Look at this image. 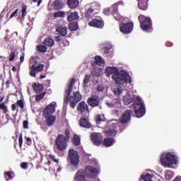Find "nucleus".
Returning a JSON list of instances; mask_svg holds the SVG:
<instances>
[{"mask_svg": "<svg viewBox=\"0 0 181 181\" xmlns=\"http://www.w3.org/2000/svg\"><path fill=\"white\" fill-rule=\"evenodd\" d=\"M74 83H76V79L74 78H71L69 84L68 85V88L65 90L66 95L64 98V103H66V104H69V106L71 108H73V110L76 108L77 103L83 99V95L80 94V92L78 91L74 92L73 95L70 96L71 91H73V86H74Z\"/></svg>", "mask_w": 181, "mask_h": 181, "instance_id": "1", "label": "nucleus"}, {"mask_svg": "<svg viewBox=\"0 0 181 181\" xmlns=\"http://www.w3.org/2000/svg\"><path fill=\"white\" fill-rule=\"evenodd\" d=\"M112 78L113 81H115L116 84H120L122 86L125 83L131 84L132 83V78H131V76L127 71L122 73L118 71L117 74L112 76Z\"/></svg>", "mask_w": 181, "mask_h": 181, "instance_id": "2", "label": "nucleus"}, {"mask_svg": "<svg viewBox=\"0 0 181 181\" xmlns=\"http://www.w3.org/2000/svg\"><path fill=\"white\" fill-rule=\"evenodd\" d=\"M138 20L140 23V28L144 32H152V30H153L151 17H146L144 15L141 14L139 16Z\"/></svg>", "mask_w": 181, "mask_h": 181, "instance_id": "3", "label": "nucleus"}, {"mask_svg": "<svg viewBox=\"0 0 181 181\" xmlns=\"http://www.w3.org/2000/svg\"><path fill=\"white\" fill-rule=\"evenodd\" d=\"M133 108L134 109V113L137 118H141L145 115V105L142 103V99L137 97L133 103Z\"/></svg>", "mask_w": 181, "mask_h": 181, "instance_id": "4", "label": "nucleus"}, {"mask_svg": "<svg viewBox=\"0 0 181 181\" xmlns=\"http://www.w3.org/2000/svg\"><path fill=\"white\" fill-rule=\"evenodd\" d=\"M163 166H168L170 168L172 165H176L177 163V157L170 153H167L163 157L160 159Z\"/></svg>", "mask_w": 181, "mask_h": 181, "instance_id": "5", "label": "nucleus"}, {"mask_svg": "<svg viewBox=\"0 0 181 181\" xmlns=\"http://www.w3.org/2000/svg\"><path fill=\"white\" fill-rule=\"evenodd\" d=\"M67 140L64 139V135L59 134L55 140V146L58 151L63 152L64 149L67 148Z\"/></svg>", "mask_w": 181, "mask_h": 181, "instance_id": "6", "label": "nucleus"}, {"mask_svg": "<svg viewBox=\"0 0 181 181\" xmlns=\"http://www.w3.org/2000/svg\"><path fill=\"white\" fill-rule=\"evenodd\" d=\"M69 158L71 165L72 166H78L80 163V156H78V152L74 149H70L69 151Z\"/></svg>", "mask_w": 181, "mask_h": 181, "instance_id": "7", "label": "nucleus"}, {"mask_svg": "<svg viewBox=\"0 0 181 181\" xmlns=\"http://www.w3.org/2000/svg\"><path fill=\"white\" fill-rule=\"evenodd\" d=\"M101 9V6L97 2H93L90 4V7L86 11L85 15L87 18H91L94 15L98 13V11Z\"/></svg>", "mask_w": 181, "mask_h": 181, "instance_id": "8", "label": "nucleus"}, {"mask_svg": "<svg viewBox=\"0 0 181 181\" xmlns=\"http://www.w3.org/2000/svg\"><path fill=\"white\" fill-rule=\"evenodd\" d=\"M119 30L124 35H129L134 30V23H122L119 25Z\"/></svg>", "mask_w": 181, "mask_h": 181, "instance_id": "9", "label": "nucleus"}, {"mask_svg": "<svg viewBox=\"0 0 181 181\" xmlns=\"http://www.w3.org/2000/svg\"><path fill=\"white\" fill-rule=\"evenodd\" d=\"M83 170L85 172L86 176H87V177H89L90 179H94V177L97 176V173H98V170L90 165H87L86 167H85V169Z\"/></svg>", "mask_w": 181, "mask_h": 181, "instance_id": "10", "label": "nucleus"}, {"mask_svg": "<svg viewBox=\"0 0 181 181\" xmlns=\"http://www.w3.org/2000/svg\"><path fill=\"white\" fill-rule=\"evenodd\" d=\"M132 114V111L131 110H126L122 115V117L119 119V122L124 125V124H128L129 121H131V115Z\"/></svg>", "mask_w": 181, "mask_h": 181, "instance_id": "11", "label": "nucleus"}, {"mask_svg": "<svg viewBox=\"0 0 181 181\" xmlns=\"http://www.w3.org/2000/svg\"><path fill=\"white\" fill-rule=\"evenodd\" d=\"M87 103L90 107L95 108L100 106V97L93 95L88 98Z\"/></svg>", "mask_w": 181, "mask_h": 181, "instance_id": "12", "label": "nucleus"}, {"mask_svg": "<svg viewBox=\"0 0 181 181\" xmlns=\"http://www.w3.org/2000/svg\"><path fill=\"white\" fill-rule=\"evenodd\" d=\"M77 110L81 115H87L89 112L88 105L84 101H81L78 103Z\"/></svg>", "mask_w": 181, "mask_h": 181, "instance_id": "13", "label": "nucleus"}, {"mask_svg": "<svg viewBox=\"0 0 181 181\" xmlns=\"http://www.w3.org/2000/svg\"><path fill=\"white\" fill-rule=\"evenodd\" d=\"M74 181H87V176L86 175V172H84V170L80 169L78 170L74 177Z\"/></svg>", "mask_w": 181, "mask_h": 181, "instance_id": "14", "label": "nucleus"}, {"mask_svg": "<svg viewBox=\"0 0 181 181\" xmlns=\"http://www.w3.org/2000/svg\"><path fill=\"white\" fill-rule=\"evenodd\" d=\"M89 26L92 28H97L98 29H103L104 28V21L103 19L94 18L88 23Z\"/></svg>", "mask_w": 181, "mask_h": 181, "instance_id": "15", "label": "nucleus"}, {"mask_svg": "<svg viewBox=\"0 0 181 181\" xmlns=\"http://www.w3.org/2000/svg\"><path fill=\"white\" fill-rule=\"evenodd\" d=\"M45 65L40 64L38 66H35V64H33L30 69V76L31 77H36V71L40 72L43 71Z\"/></svg>", "mask_w": 181, "mask_h": 181, "instance_id": "16", "label": "nucleus"}, {"mask_svg": "<svg viewBox=\"0 0 181 181\" xmlns=\"http://www.w3.org/2000/svg\"><path fill=\"white\" fill-rule=\"evenodd\" d=\"M54 111H56V103L52 102L44 110L43 115L44 117L52 115Z\"/></svg>", "mask_w": 181, "mask_h": 181, "instance_id": "17", "label": "nucleus"}, {"mask_svg": "<svg viewBox=\"0 0 181 181\" xmlns=\"http://www.w3.org/2000/svg\"><path fill=\"white\" fill-rule=\"evenodd\" d=\"M91 141L94 145H101L103 144V136L100 133L90 135Z\"/></svg>", "mask_w": 181, "mask_h": 181, "instance_id": "18", "label": "nucleus"}, {"mask_svg": "<svg viewBox=\"0 0 181 181\" xmlns=\"http://www.w3.org/2000/svg\"><path fill=\"white\" fill-rule=\"evenodd\" d=\"M79 125L82 128H86V129H90L91 128V123L86 117L81 118L79 120Z\"/></svg>", "mask_w": 181, "mask_h": 181, "instance_id": "19", "label": "nucleus"}, {"mask_svg": "<svg viewBox=\"0 0 181 181\" xmlns=\"http://www.w3.org/2000/svg\"><path fill=\"white\" fill-rule=\"evenodd\" d=\"M118 71V68H117L116 66H107L105 69V73L107 74V77H110V76L111 75L114 76L115 74H117Z\"/></svg>", "mask_w": 181, "mask_h": 181, "instance_id": "20", "label": "nucleus"}, {"mask_svg": "<svg viewBox=\"0 0 181 181\" xmlns=\"http://www.w3.org/2000/svg\"><path fill=\"white\" fill-rule=\"evenodd\" d=\"M35 94H40L43 91V85L39 83H34L32 86Z\"/></svg>", "mask_w": 181, "mask_h": 181, "instance_id": "21", "label": "nucleus"}, {"mask_svg": "<svg viewBox=\"0 0 181 181\" xmlns=\"http://www.w3.org/2000/svg\"><path fill=\"white\" fill-rule=\"evenodd\" d=\"M138 1V7L141 11H146L148 9V1L149 0H136Z\"/></svg>", "mask_w": 181, "mask_h": 181, "instance_id": "22", "label": "nucleus"}, {"mask_svg": "<svg viewBox=\"0 0 181 181\" xmlns=\"http://www.w3.org/2000/svg\"><path fill=\"white\" fill-rule=\"evenodd\" d=\"M114 144H115V139L111 137L104 139L103 141V144L104 145V146H107V148H110V146H112Z\"/></svg>", "mask_w": 181, "mask_h": 181, "instance_id": "23", "label": "nucleus"}, {"mask_svg": "<svg viewBox=\"0 0 181 181\" xmlns=\"http://www.w3.org/2000/svg\"><path fill=\"white\" fill-rule=\"evenodd\" d=\"M46 119V124L48 127H52L54 122H56V116L54 115H48L45 117Z\"/></svg>", "mask_w": 181, "mask_h": 181, "instance_id": "24", "label": "nucleus"}, {"mask_svg": "<svg viewBox=\"0 0 181 181\" xmlns=\"http://www.w3.org/2000/svg\"><path fill=\"white\" fill-rule=\"evenodd\" d=\"M107 136H117V134H118V131L117 130V127H113L112 128L110 127L105 132Z\"/></svg>", "mask_w": 181, "mask_h": 181, "instance_id": "25", "label": "nucleus"}, {"mask_svg": "<svg viewBox=\"0 0 181 181\" xmlns=\"http://www.w3.org/2000/svg\"><path fill=\"white\" fill-rule=\"evenodd\" d=\"M56 32L59 33V36H66L67 35V27L59 26L56 29Z\"/></svg>", "mask_w": 181, "mask_h": 181, "instance_id": "26", "label": "nucleus"}, {"mask_svg": "<svg viewBox=\"0 0 181 181\" xmlns=\"http://www.w3.org/2000/svg\"><path fill=\"white\" fill-rule=\"evenodd\" d=\"M53 5L56 11H60V9L64 6V4L61 0H55L53 2Z\"/></svg>", "mask_w": 181, "mask_h": 181, "instance_id": "27", "label": "nucleus"}, {"mask_svg": "<svg viewBox=\"0 0 181 181\" xmlns=\"http://www.w3.org/2000/svg\"><path fill=\"white\" fill-rule=\"evenodd\" d=\"M78 0H68L67 5L69 6L71 9H74L78 6Z\"/></svg>", "mask_w": 181, "mask_h": 181, "instance_id": "28", "label": "nucleus"}, {"mask_svg": "<svg viewBox=\"0 0 181 181\" xmlns=\"http://www.w3.org/2000/svg\"><path fill=\"white\" fill-rule=\"evenodd\" d=\"M77 19H78V13H77V12L71 13L67 17L68 22H73V21Z\"/></svg>", "mask_w": 181, "mask_h": 181, "instance_id": "29", "label": "nucleus"}, {"mask_svg": "<svg viewBox=\"0 0 181 181\" xmlns=\"http://www.w3.org/2000/svg\"><path fill=\"white\" fill-rule=\"evenodd\" d=\"M123 101L125 105H129V104L134 101V97L131 96L130 95H127L123 97Z\"/></svg>", "mask_w": 181, "mask_h": 181, "instance_id": "30", "label": "nucleus"}, {"mask_svg": "<svg viewBox=\"0 0 181 181\" xmlns=\"http://www.w3.org/2000/svg\"><path fill=\"white\" fill-rule=\"evenodd\" d=\"M42 43L44 45H45V46H48L49 47H52V46H53V45H54V40L52 39L50 37H47L44 40Z\"/></svg>", "mask_w": 181, "mask_h": 181, "instance_id": "31", "label": "nucleus"}, {"mask_svg": "<svg viewBox=\"0 0 181 181\" xmlns=\"http://www.w3.org/2000/svg\"><path fill=\"white\" fill-rule=\"evenodd\" d=\"M116 5H113V8H112V13L113 16L116 19V21H121V16L118 14V8L116 7Z\"/></svg>", "mask_w": 181, "mask_h": 181, "instance_id": "32", "label": "nucleus"}, {"mask_svg": "<svg viewBox=\"0 0 181 181\" xmlns=\"http://www.w3.org/2000/svg\"><path fill=\"white\" fill-rule=\"evenodd\" d=\"M91 75L93 77H100L101 69H100V68H93L91 71Z\"/></svg>", "mask_w": 181, "mask_h": 181, "instance_id": "33", "label": "nucleus"}, {"mask_svg": "<svg viewBox=\"0 0 181 181\" xmlns=\"http://www.w3.org/2000/svg\"><path fill=\"white\" fill-rule=\"evenodd\" d=\"M95 62L98 66H104V59L98 55L95 57Z\"/></svg>", "mask_w": 181, "mask_h": 181, "instance_id": "34", "label": "nucleus"}, {"mask_svg": "<svg viewBox=\"0 0 181 181\" xmlns=\"http://www.w3.org/2000/svg\"><path fill=\"white\" fill-rule=\"evenodd\" d=\"M69 30L71 32H75L78 30V23L77 22H74L69 24Z\"/></svg>", "mask_w": 181, "mask_h": 181, "instance_id": "35", "label": "nucleus"}, {"mask_svg": "<svg viewBox=\"0 0 181 181\" xmlns=\"http://www.w3.org/2000/svg\"><path fill=\"white\" fill-rule=\"evenodd\" d=\"M95 120L96 124L98 125V124H101V122H103V121L105 120V117L104 115H98L95 117Z\"/></svg>", "mask_w": 181, "mask_h": 181, "instance_id": "36", "label": "nucleus"}, {"mask_svg": "<svg viewBox=\"0 0 181 181\" xmlns=\"http://www.w3.org/2000/svg\"><path fill=\"white\" fill-rule=\"evenodd\" d=\"M72 144L74 146H78L80 145V136L75 135L72 139Z\"/></svg>", "mask_w": 181, "mask_h": 181, "instance_id": "37", "label": "nucleus"}, {"mask_svg": "<svg viewBox=\"0 0 181 181\" xmlns=\"http://www.w3.org/2000/svg\"><path fill=\"white\" fill-rule=\"evenodd\" d=\"M66 13L64 11H57L54 13V18H64Z\"/></svg>", "mask_w": 181, "mask_h": 181, "instance_id": "38", "label": "nucleus"}, {"mask_svg": "<svg viewBox=\"0 0 181 181\" xmlns=\"http://www.w3.org/2000/svg\"><path fill=\"white\" fill-rule=\"evenodd\" d=\"M26 11H28V6H26V5L22 6V10H21V18H22V19H25V16L28 13V12H26Z\"/></svg>", "mask_w": 181, "mask_h": 181, "instance_id": "39", "label": "nucleus"}, {"mask_svg": "<svg viewBox=\"0 0 181 181\" xmlns=\"http://www.w3.org/2000/svg\"><path fill=\"white\" fill-rule=\"evenodd\" d=\"M4 177L7 180H12V179H13V175H12V172H10V171L5 172Z\"/></svg>", "mask_w": 181, "mask_h": 181, "instance_id": "40", "label": "nucleus"}, {"mask_svg": "<svg viewBox=\"0 0 181 181\" xmlns=\"http://www.w3.org/2000/svg\"><path fill=\"white\" fill-rule=\"evenodd\" d=\"M37 50L40 53H46L47 52V47L45 45H39L37 46Z\"/></svg>", "mask_w": 181, "mask_h": 181, "instance_id": "41", "label": "nucleus"}, {"mask_svg": "<svg viewBox=\"0 0 181 181\" xmlns=\"http://www.w3.org/2000/svg\"><path fill=\"white\" fill-rule=\"evenodd\" d=\"M0 110H2L4 114H7V112H9V110H8V107L4 103H1L0 104Z\"/></svg>", "mask_w": 181, "mask_h": 181, "instance_id": "42", "label": "nucleus"}, {"mask_svg": "<svg viewBox=\"0 0 181 181\" xmlns=\"http://www.w3.org/2000/svg\"><path fill=\"white\" fill-rule=\"evenodd\" d=\"M38 94L39 95H35V101H40V100H43V98H45V95H46V92Z\"/></svg>", "mask_w": 181, "mask_h": 181, "instance_id": "43", "label": "nucleus"}, {"mask_svg": "<svg viewBox=\"0 0 181 181\" xmlns=\"http://www.w3.org/2000/svg\"><path fill=\"white\" fill-rule=\"evenodd\" d=\"M165 179L168 180L173 177V173L171 170H167L165 173Z\"/></svg>", "mask_w": 181, "mask_h": 181, "instance_id": "44", "label": "nucleus"}, {"mask_svg": "<svg viewBox=\"0 0 181 181\" xmlns=\"http://www.w3.org/2000/svg\"><path fill=\"white\" fill-rule=\"evenodd\" d=\"M90 78H91V75H88V74L85 75V78L83 80L84 87H86V86L90 83Z\"/></svg>", "mask_w": 181, "mask_h": 181, "instance_id": "45", "label": "nucleus"}, {"mask_svg": "<svg viewBox=\"0 0 181 181\" xmlns=\"http://www.w3.org/2000/svg\"><path fill=\"white\" fill-rule=\"evenodd\" d=\"M114 93L116 95H120L121 93H122V87L117 86V88L114 90Z\"/></svg>", "mask_w": 181, "mask_h": 181, "instance_id": "46", "label": "nucleus"}, {"mask_svg": "<svg viewBox=\"0 0 181 181\" xmlns=\"http://www.w3.org/2000/svg\"><path fill=\"white\" fill-rule=\"evenodd\" d=\"M15 57H16V52H11L8 56L9 62H13V60H15Z\"/></svg>", "mask_w": 181, "mask_h": 181, "instance_id": "47", "label": "nucleus"}, {"mask_svg": "<svg viewBox=\"0 0 181 181\" xmlns=\"http://www.w3.org/2000/svg\"><path fill=\"white\" fill-rule=\"evenodd\" d=\"M64 135H65L64 139L69 141L70 139V130H69V129H66L65 130Z\"/></svg>", "mask_w": 181, "mask_h": 181, "instance_id": "48", "label": "nucleus"}, {"mask_svg": "<svg viewBox=\"0 0 181 181\" xmlns=\"http://www.w3.org/2000/svg\"><path fill=\"white\" fill-rule=\"evenodd\" d=\"M17 105L20 107V108L23 109L25 108V103H23V100L22 99L18 100L16 103Z\"/></svg>", "mask_w": 181, "mask_h": 181, "instance_id": "49", "label": "nucleus"}, {"mask_svg": "<svg viewBox=\"0 0 181 181\" xmlns=\"http://www.w3.org/2000/svg\"><path fill=\"white\" fill-rule=\"evenodd\" d=\"M23 144V136H22V134H21L18 137V145L20 148L22 147Z\"/></svg>", "mask_w": 181, "mask_h": 181, "instance_id": "50", "label": "nucleus"}, {"mask_svg": "<svg viewBox=\"0 0 181 181\" xmlns=\"http://www.w3.org/2000/svg\"><path fill=\"white\" fill-rule=\"evenodd\" d=\"M18 12H19V8H17L11 14L10 18L12 19L14 16H18Z\"/></svg>", "mask_w": 181, "mask_h": 181, "instance_id": "51", "label": "nucleus"}, {"mask_svg": "<svg viewBox=\"0 0 181 181\" xmlns=\"http://www.w3.org/2000/svg\"><path fill=\"white\" fill-rule=\"evenodd\" d=\"M23 127L24 129H28V128H29V122L28 120H25L23 122Z\"/></svg>", "mask_w": 181, "mask_h": 181, "instance_id": "52", "label": "nucleus"}, {"mask_svg": "<svg viewBox=\"0 0 181 181\" xmlns=\"http://www.w3.org/2000/svg\"><path fill=\"white\" fill-rule=\"evenodd\" d=\"M25 141L27 142V145H28L29 146H30V145H32V139H30V137H25Z\"/></svg>", "mask_w": 181, "mask_h": 181, "instance_id": "53", "label": "nucleus"}, {"mask_svg": "<svg viewBox=\"0 0 181 181\" xmlns=\"http://www.w3.org/2000/svg\"><path fill=\"white\" fill-rule=\"evenodd\" d=\"M49 159H51V160H53L54 162L59 163V160L56 159V157L54 156V155H49Z\"/></svg>", "mask_w": 181, "mask_h": 181, "instance_id": "54", "label": "nucleus"}, {"mask_svg": "<svg viewBox=\"0 0 181 181\" xmlns=\"http://www.w3.org/2000/svg\"><path fill=\"white\" fill-rule=\"evenodd\" d=\"M97 90L98 91V93H100L101 91H104V86L98 85V88H97Z\"/></svg>", "mask_w": 181, "mask_h": 181, "instance_id": "55", "label": "nucleus"}, {"mask_svg": "<svg viewBox=\"0 0 181 181\" xmlns=\"http://www.w3.org/2000/svg\"><path fill=\"white\" fill-rule=\"evenodd\" d=\"M21 168L22 169H28V163H21Z\"/></svg>", "mask_w": 181, "mask_h": 181, "instance_id": "56", "label": "nucleus"}, {"mask_svg": "<svg viewBox=\"0 0 181 181\" xmlns=\"http://www.w3.org/2000/svg\"><path fill=\"white\" fill-rule=\"evenodd\" d=\"M103 13L106 16L110 15V8H105L103 10Z\"/></svg>", "mask_w": 181, "mask_h": 181, "instance_id": "57", "label": "nucleus"}, {"mask_svg": "<svg viewBox=\"0 0 181 181\" xmlns=\"http://www.w3.org/2000/svg\"><path fill=\"white\" fill-rule=\"evenodd\" d=\"M54 40L56 42H62V37H60L59 35L56 36V37H54Z\"/></svg>", "mask_w": 181, "mask_h": 181, "instance_id": "58", "label": "nucleus"}, {"mask_svg": "<svg viewBox=\"0 0 181 181\" xmlns=\"http://www.w3.org/2000/svg\"><path fill=\"white\" fill-rule=\"evenodd\" d=\"M165 46H167V47H172V46H173V43H172L170 42H167L165 43Z\"/></svg>", "mask_w": 181, "mask_h": 181, "instance_id": "59", "label": "nucleus"}, {"mask_svg": "<svg viewBox=\"0 0 181 181\" xmlns=\"http://www.w3.org/2000/svg\"><path fill=\"white\" fill-rule=\"evenodd\" d=\"M11 78H9V79H8L6 81V87L7 88H9V84H11Z\"/></svg>", "mask_w": 181, "mask_h": 181, "instance_id": "60", "label": "nucleus"}, {"mask_svg": "<svg viewBox=\"0 0 181 181\" xmlns=\"http://www.w3.org/2000/svg\"><path fill=\"white\" fill-rule=\"evenodd\" d=\"M11 110L16 111V104L13 103L11 105Z\"/></svg>", "mask_w": 181, "mask_h": 181, "instance_id": "61", "label": "nucleus"}, {"mask_svg": "<svg viewBox=\"0 0 181 181\" xmlns=\"http://www.w3.org/2000/svg\"><path fill=\"white\" fill-rule=\"evenodd\" d=\"M42 0H33V2H37V6H40V4H42Z\"/></svg>", "mask_w": 181, "mask_h": 181, "instance_id": "62", "label": "nucleus"}, {"mask_svg": "<svg viewBox=\"0 0 181 181\" xmlns=\"http://www.w3.org/2000/svg\"><path fill=\"white\" fill-rule=\"evenodd\" d=\"M23 60H25V54L21 56L20 57V62L21 63H23Z\"/></svg>", "mask_w": 181, "mask_h": 181, "instance_id": "63", "label": "nucleus"}, {"mask_svg": "<svg viewBox=\"0 0 181 181\" xmlns=\"http://www.w3.org/2000/svg\"><path fill=\"white\" fill-rule=\"evenodd\" d=\"M117 5H124V1H118Z\"/></svg>", "mask_w": 181, "mask_h": 181, "instance_id": "64", "label": "nucleus"}]
</instances>
